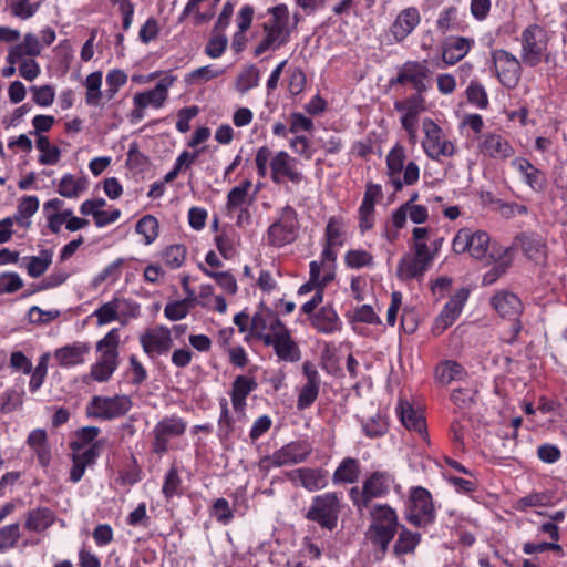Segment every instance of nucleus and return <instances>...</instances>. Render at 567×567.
Here are the masks:
<instances>
[{
  "instance_id": "f257e3e1",
  "label": "nucleus",
  "mask_w": 567,
  "mask_h": 567,
  "mask_svg": "<svg viewBox=\"0 0 567 567\" xmlns=\"http://www.w3.org/2000/svg\"><path fill=\"white\" fill-rule=\"evenodd\" d=\"M270 161L271 179L276 184H280L284 178L289 179L292 184L299 185L303 181V174L296 166V159L287 152L280 151L271 157V151L267 146H261L256 154V167L258 175L264 178L267 175V166Z\"/></svg>"
},
{
  "instance_id": "f03ea898",
  "label": "nucleus",
  "mask_w": 567,
  "mask_h": 567,
  "mask_svg": "<svg viewBox=\"0 0 567 567\" xmlns=\"http://www.w3.org/2000/svg\"><path fill=\"white\" fill-rule=\"evenodd\" d=\"M370 515L371 524L365 533L367 538L384 555L398 532L396 513L389 505H375Z\"/></svg>"
},
{
  "instance_id": "7ed1b4c3",
  "label": "nucleus",
  "mask_w": 567,
  "mask_h": 567,
  "mask_svg": "<svg viewBox=\"0 0 567 567\" xmlns=\"http://www.w3.org/2000/svg\"><path fill=\"white\" fill-rule=\"evenodd\" d=\"M120 334L117 329H112L96 343L101 357L91 368V377L97 382L110 380L118 365Z\"/></svg>"
},
{
  "instance_id": "20e7f679",
  "label": "nucleus",
  "mask_w": 567,
  "mask_h": 567,
  "mask_svg": "<svg viewBox=\"0 0 567 567\" xmlns=\"http://www.w3.org/2000/svg\"><path fill=\"white\" fill-rule=\"evenodd\" d=\"M271 19L264 24L266 37L259 42L255 50L260 55L269 49H277L287 43L289 38L288 21L289 11L286 4H278L269 10Z\"/></svg>"
},
{
  "instance_id": "39448f33",
  "label": "nucleus",
  "mask_w": 567,
  "mask_h": 567,
  "mask_svg": "<svg viewBox=\"0 0 567 567\" xmlns=\"http://www.w3.org/2000/svg\"><path fill=\"white\" fill-rule=\"evenodd\" d=\"M491 238L486 231L476 230L472 231L468 228H463L455 235L452 247L456 254L468 252L477 260H485L489 264L495 259L493 254H489Z\"/></svg>"
},
{
  "instance_id": "423d86ee",
  "label": "nucleus",
  "mask_w": 567,
  "mask_h": 567,
  "mask_svg": "<svg viewBox=\"0 0 567 567\" xmlns=\"http://www.w3.org/2000/svg\"><path fill=\"white\" fill-rule=\"evenodd\" d=\"M548 40L547 31L543 27L538 24L528 25L520 34L522 62L532 68L538 65L547 50Z\"/></svg>"
},
{
  "instance_id": "0eeeda50",
  "label": "nucleus",
  "mask_w": 567,
  "mask_h": 567,
  "mask_svg": "<svg viewBox=\"0 0 567 567\" xmlns=\"http://www.w3.org/2000/svg\"><path fill=\"white\" fill-rule=\"evenodd\" d=\"M392 478L388 473L374 472L363 482L362 488L354 486L350 489V498L353 505L361 512L368 507L372 498L388 494Z\"/></svg>"
},
{
  "instance_id": "6e6552de",
  "label": "nucleus",
  "mask_w": 567,
  "mask_h": 567,
  "mask_svg": "<svg viewBox=\"0 0 567 567\" xmlns=\"http://www.w3.org/2000/svg\"><path fill=\"white\" fill-rule=\"evenodd\" d=\"M340 502L336 493L316 496L306 518L318 523L321 527L332 530L337 526Z\"/></svg>"
},
{
  "instance_id": "1a4fd4ad",
  "label": "nucleus",
  "mask_w": 567,
  "mask_h": 567,
  "mask_svg": "<svg viewBox=\"0 0 567 567\" xmlns=\"http://www.w3.org/2000/svg\"><path fill=\"white\" fill-rule=\"evenodd\" d=\"M312 447L308 442L296 441L284 445L270 456H265L259 462V468L268 472L271 466H285L298 464L308 458Z\"/></svg>"
},
{
  "instance_id": "9d476101",
  "label": "nucleus",
  "mask_w": 567,
  "mask_h": 567,
  "mask_svg": "<svg viewBox=\"0 0 567 567\" xmlns=\"http://www.w3.org/2000/svg\"><path fill=\"white\" fill-rule=\"evenodd\" d=\"M491 305L495 311L503 318L512 321L511 336L504 338L508 343H513L522 329L518 317L523 312V303L520 299L513 292L499 291L491 299Z\"/></svg>"
},
{
  "instance_id": "9b49d317",
  "label": "nucleus",
  "mask_w": 567,
  "mask_h": 567,
  "mask_svg": "<svg viewBox=\"0 0 567 567\" xmlns=\"http://www.w3.org/2000/svg\"><path fill=\"white\" fill-rule=\"evenodd\" d=\"M133 403L127 395L94 396L89 405V414L102 420L124 416Z\"/></svg>"
},
{
  "instance_id": "f8f14e48",
  "label": "nucleus",
  "mask_w": 567,
  "mask_h": 567,
  "mask_svg": "<svg viewBox=\"0 0 567 567\" xmlns=\"http://www.w3.org/2000/svg\"><path fill=\"white\" fill-rule=\"evenodd\" d=\"M491 58L498 81L506 87H515L520 79L522 62L504 49L493 50Z\"/></svg>"
},
{
  "instance_id": "ddd939ff",
  "label": "nucleus",
  "mask_w": 567,
  "mask_h": 567,
  "mask_svg": "<svg viewBox=\"0 0 567 567\" xmlns=\"http://www.w3.org/2000/svg\"><path fill=\"white\" fill-rule=\"evenodd\" d=\"M185 431L186 422L182 417L171 415L162 419L153 429V452L158 455L166 453L169 439L182 436Z\"/></svg>"
},
{
  "instance_id": "4468645a",
  "label": "nucleus",
  "mask_w": 567,
  "mask_h": 567,
  "mask_svg": "<svg viewBox=\"0 0 567 567\" xmlns=\"http://www.w3.org/2000/svg\"><path fill=\"white\" fill-rule=\"evenodd\" d=\"M410 513L408 520L416 527H425L433 523L435 509L431 494L423 487H416L412 491Z\"/></svg>"
},
{
  "instance_id": "2eb2a0df",
  "label": "nucleus",
  "mask_w": 567,
  "mask_h": 567,
  "mask_svg": "<svg viewBox=\"0 0 567 567\" xmlns=\"http://www.w3.org/2000/svg\"><path fill=\"white\" fill-rule=\"evenodd\" d=\"M423 131L425 137L422 142V146L429 157L439 159L441 156L453 155V143L445 138L441 127L434 123V121L425 118L423 121Z\"/></svg>"
},
{
  "instance_id": "dca6fc26",
  "label": "nucleus",
  "mask_w": 567,
  "mask_h": 567,
  "mask_svg": "<svg viewBox=\"0 0 567 567\" xmlns=\"http://www.w3.org/2000/svg\"><path fill=\"white\" fill-rule=\"evenodd\" d=\"M431 74L430 69L425 63L417 61L405 62L398 71L395 79L391 81L392 84L411 83L413 89L419 94L427 91V79Z\"/></svg>"
},
{
  "instance_id": "f3484780",
  "label": "nucleus",
  "mask_w": 567,
  "mask_h": 567,
  "mask_svg": "<svg viewBox=\"0 0 567 567\" xmlns=\"http://www.w3.org/2000/svg\"><path fill=\"white\" fill-rule=\"evenodd\" d=\"M298 221L296 213L291 208H286L280 220L274 223L268 229V240L274 246H285L297 238Z\"/></svg>"
},
{
  "instance_id": "a211bd4d",
  "label": "nucleus",
  "mask_w": 567,
  "mask_h": 567,
  "mask_svg": "<svg viewBox=\"0 0 567 567\" xmlns=\"http://www.w3.org/2000/svg\"><path fill=\"white\" fill-rule=\"evenodd\" d=\"M467 298L468 291L464 288L457 290L455 295L451 297V299L446 302L441 313L434 320L432 327L434 333L441 334L454 323V321L458 318L460 313L462 312V309Z\"/></svg>"
},
{
  "instance_id": "6ab92c4d",
  "label": "nucleus",
  "mask_w": 567,
  "mask_h": 567,
  "mask_svg": "<svg viewBox=\"0 0 567 567\" xmlns=\"http://www.w3.org/2000/svg\"><path fill=\"white\" fill-rule=\"evenodd\" d=\"M104 445V441H95L93 444H91L85 450H76L72 451V468L70 472V480L73 483L79 482L84 473L85 468L87 466H92L95 464L96 458L99 457L101 450Z\"/></svg>"
},
{
  "instance_id": "aec40b11",
  "label": "nucleus",
  "mask_w": 567,
  "mask_h": 567,
  "mask_svg": "<svg viewBox=\"0 0 567 567\" xmlns=\"http://www.w3.org/2000/svg\"><path fill=\"white\" fill-rule=\"evenodd\" d=\"M140 341L148 355L167 353L173 344L171 331L163 326L147 330L141 336Z\"/></svg>"
},
{
  "instance_id": "412c9836",
  "label": "nucleus",
  "mask_w": 567,
  "mask_h": 567,
  "mask_svg": "<svg viewBox=\"0 0 567 567\" xmlns=\"http://www.w3.org/2000/svg\"><path fill=\"white\" fill-rule=\"evenodd\" d=\"M173 83L174 78L166 76L162 79L154 89L136 93L133 99L134 105H138L140 109H146L147 106L155 109L162 107L167 100V92Z\"/></svg>"
},
{
  "instance_id": "4be33fe9",
  "label": "nucleus",
  "mask_w": 567,
  "mask_h": 567,
  "mask_svg": "<svg viewBox=\"0 0 567 567\" xmlns=\"http://www.w3.org/2000/svg\"><path fill=\"white\" fill-rule=\"evenodd\" d=\"M421 21L420 12L414 7H409L399 12L390 27V32L395 42L406 39Z\"/></svg>"
},
{
  "instance_id": "5701e85b",
  "label": "nucleus",
  "mask_w": 567,
  "mask_h": 567,
  "mask_svg": "<svg viewBox=\"0 0 567 567\" xmlns=\"http://www.w3.org/2000/svg\"><path fill=\"white\" fill-rule=\"evenodd\" d=\"M327 474L322 468L301 467L289 472L287 476L292 482L299 480L303 488L313 492L327 486Z\"/></svg>"
},
{
  "instance_id": "b1692460",
  "label": "nucleus",
  "mask_w": 567,
  "mask_h": 567,
  "mask_svg": "<svg viewBox=\"0 0 567 567\" xmlns=\"http://www.w3.org/2000/svg\"><path fill=\"white\" fill-rule=\"evenodd\" d=\"M481 151L485 155L496 159H506L514 155V148L509 142L502 135L494 133L483 136Z\"/></svg>"
},
{
  "instance_id": "393cba45",
  "label": "nucleus",
  "mask_w": 567,
  "mask_h": 567,
  "mask_svg": "<svg viewBox=\"0 0 567 567\" xmlns=\"http://www.w3.org/2000/svg\"><path fill=\"white\" fill-rule=\"evenodd\" d=\"M91 347L86 342H73L58 349L54 353L56 361L63 367L82 364Z\"/></svg>"
},
{
  "instance_id": "a878e982",
  "label": "nucleus",
  "mask_w": 567,
  "mask_h": 567,
  "mask_svg": "<svg viewBox=\"0 0 567 567\" xmlns=\"http://www.w3.org/2000/svg\"><path fill=\"white\" fill-rule=\"evenodd\" d=\"M512 165L523 175L530 188L537 192L545 188L547 182L545 174L536 168L529 161L517 157L512 162Z\"/></svg>"
},
{
  "instance_id": "bb28decb",
  "label": "nucleus",
  "mask_w": 567,
  "mask_h": 567,
  "mask_svg": "<svg viewBox=\"0 0 567 567\" xmlns=\"http://www.w3.org/2000/svg\"><path fill=\"white\" fill-rule=\"evenodd\" d=\"M310 321L312 327L321 333H332L340 329L339 317L330 306L322 307L317 313H313Z\"/></svg>"
},
{
  "instance_id": "cd10ccee",
  "label": "nucleus",
  "mask_w": 567,
  "mask_h": 567,
  "mask_svg": "<svg viewBox=\"0 0 567 567\" xmlns=\"http://www.w3.org/2000/svg\"><path fill=\"white\" fill-rule=\"evenodd\" d=\"M524 254L532 260L540 262L546 257V244L537 234H520L517 236Z\"/></svg>"
},
{
  "instance_id": "c85d7f7f",
  "label": "nucleus",
  "mask_w": 567,
  "mask_h": 567,
  "mask_svg": "<svg viewBox=\"0 0 567 567\" xmlns=\"http://www.w3.org/2000/svg\"><path fill=\"white\" fill-rule=\"evenodd\" d=\"M473 43V40L463 37L446 42L442 52L444 63L453 65L461 61L467 54Z\"/></svg>"
},
{
  "instance_id": "c756f323",
  "label": "nucleus",
  "mask_w": 567,
  "mask_h": 567,
  "mask_svg": "<svg viewBox=\"0 0 567 567\" xmlns=\"http://www.w3.org/2000/svg\"><path fill=\"white\" fill-rule=\"evenodd\" d=\"M431 264L416 257L406 255L398 265V276L402 280H410L423 276Z\"/></svg>"
},
{
  "instance_id": "7c9ffc66",
  "label": "nucleus",
  "mask_w": 567,
  "mask_h": 567,
  "mask_svg": "<svg viewBox=\"0 0 567 567\" xmlns=\"http://www.w3.org/2000/svg\"><path fill=\"white\" fill-rule=\"evenodd\" d=\"M402 424L410 431L423 433L425 431V419L419 411L404 400H400L396 408Z\"/></svg>"
},
{
  "instance_id": "2f4dec72",
  "label": "nucleus",
  "mask_w": 567,
  "mask_h": 567,
  "mask_svg": "<svg viewBox=\"0 0 567 567\" xmlns=\"http://www.w3.org/2000/svg\"><path fill=\"white\" fill-rule=\"evenodd\" d=\"M404 148L400 145L393 147L386 156L388 176L395 190L402 189V181L399 175L404 167Z\"/></svg>"
},
{
  "instance_id": "473e14b6",
  "label": "nucleus",
  "mask_w": 567,
  "mask_h": 567,
  "mask_svg": "<svg viewBox=\"0 0 567 567\" xmlns=\"http://www.w3.org/2000/svg\"><path fill=\"white\" fill-rule=\"evenodd\" d=\"M54 513L47 507L30 511L24 527L32 532H43L54 523Z\"/></svg>"
},
{
  "instance_id": "72a5a7b5",
  "label": "nucleus",
  "mask_w": 567,
  "mask_h": 567,
  "mask_svg": "<svg viewBox=\"0 0 567 567\" xmlns=\"http://www.w3.org/2000/svg\"><path fill=\"white\" fill-rule=\"evenodd\" d=\"M275 351L280 360L288 362H296L300 360V350L297 343L291 339L290 331L277 336Z\"/></svg>"
},
{
  "instance_id": "f704fd0d",
  "label": "nucleus",
  "mask_w": 567,
  "mask_h": 567,
  "mask_svg": "<svg viewBox=\"0 0 567 567\" xmlns=\"http://www.w3.org/2000/svg\"><path fill=\"white\" fill-rule=\"evenodd\" d=\"M251 186V181L245 179L240 185L231 188L227 195V209L234 210L245 204L252 202L257 190L251 196H249L248 192Z\"/></svg>"
},
{
  "instance_id": "c9c22d12",
  "label": "nucleus",
  "mask_w": 567,
  "mask_h": 567,
  "mask_svg": "<svg viewBox=\"0 0 567 567\" xmlns=\"http://www.w3.org/2000/svg\"><path fill=\"white\" fill-rule=\"evenodd\" d=\"M421 535L419 533H413L405 527H402L399 537L393 546V554L396 557H401L402 555L414 553L415 548L420 544Z\"/></svg>"
},
{
  "instance_id": "e433bc0d",
  "label": "nucleus",
  "mask_w": 567,
  "mask_h": 567,
  "mask_svg": "<svg viewBox=\"0 0 567 567\" xmlns=\"http://www.w3.org/2000/svg\"><path fill=\"white\" fill-rule=\"evenodd\" d=\"M360 474V465L355 458H344L333 473L334 483H354Z\"/></svg>"
},
{
  "instance_id": "4c0bfd02",
  "label": "nucleus",
  "mask_w": 567,
  "mask_h": 567,
  "mask_svg": "<svg viewBox=\"0 0 567 567\" xmlns=\"http://www.w3.org/2000/svg\"><path fill=\"white\" fill-rule=\"evenodd\" d=\"M86 188V179L72 174L64 175L58 186V193L66 198H76Z\"/></svg>"
},
{
  "instance_id": "58836bf2",
  "label": "nucleus",
  "mask_w": 567,
  "mask_h": 567,
  "mask_svg": "<svg viewBox=\"0 0 567 567\" xmlns=\"http://www.w3.org/2000/svg\"><path fill=\"white\" fill-rule=\"evenodd\" d=\"M39 199L35 196L23 197L17 208V214L12 217L21 227L28 228L30 226V217L38 210Z\"/></svg>"
},
{
  "instance_id": "ea45409f",
  "label": "nucleus",
  "mask_w": 567,
  "mask_h": 567,
  "mask_svg": "<svg viewBox=\"0 0 567 567\" xmlns=\"http://www.w3.org/2000/svg\"><path fill=\"white\" fill-rule=\"evenodd\" d=\"M53 252L48 249L41 250L39 256L25 258L28 275L32 278L42 276L52 264Z\"/></svg>"
},
{
  "instance_id": "a19ab883",
  "label": "nucleus",
  "mask_w": 567,
  "mask_h": 567,
  "mask_svg": "<svg viewBox=\"0 0 567 567\" xmlns=\"http://www.w3.org/2000/svg\"><path fill=\"white\" fill-rule=\"evenodd\" d=\"M260 72L258 68L254 64L248 65L244 69L236 79V90L245 94L249 90L256 87L259 83Z\"/></svg>"
},
{
  "instance_id": "79ce46f5",
  "label": "nucleus",
  "mask_w": 567,
  "mask_h": 567,
  "mask_svg": "<svg viewBox=\"0 0 567 567\" xmlns=\"http://www.w3.org/2000/svg\"><path fill=\"white\" fill-rule=\"evenodd\" d=\"M135 230L144 237L145 244L150 245L158 236V221L154 216L146 215L137 221Z\"/></svg>"
},
{
  "instance_id": "37998d69",
  "label": "nucleus",
  "mask_w": 567,
  "mask_h": 567,
  "mask_svg": "<svg viewBox=\"0 0 567 567\" xmlns=\"http://www.w3.org/2000/svg\"><path fill=\"white\" fill-rule=\"evenodd\" d=\"M37 147L42 153L39 162L42 165H54L60 159V150L56 146H51L47 136L40 135L37 140Z\"/></svg>"
},
{
  "instance_id": "c03bdc74",
  "label": "nucleus",
  "mask_w": 567,
  "mask_h": 567,
  "mask_svg": "<svg viewBox=\"0 0 567 567\" xmlns=\"http://www.w3.org/2000/svg\"><path fill=\"white\" fill-rule=\"evenodd\" d=\"M187 249L184 245L175 244L166 247L162 254L164 262L172 269L182 267L186 259Z\"/></svg>"
},
{
  "instance_id": "a18cd8bd",
  "label": "nucleus",
  "mask_w": 567,
  "mask_h": 567,
  "mask_svg": "<svg viewBox=\"0 0 567 567\" xmlns=\"http://www.w3.org/2000/svg\"><path fill=\"white\" fill-rule=\"evenodd\" d=\"M462 374L463 368L454 361H446L439 365L435 371V377L442 384H449L453 380L460 379Z\"/></svg>"
},
{
  "instance_id": "49530a36",
  "label": "nucleus",
  "mask_w": 567,
  "mask_h": 567,
  "mask_svg": "<svg viewBox=\"0 0 567 567\" xmlns=\"http://www.w3.org/2000/svg\"><path fill=\"white\" fill-rule=\"evenodd\" d=\"M102 72H93L86 76V103L97 105L101 97Z\"/></svg>"
},
{
  "instance_id": "de8ad7c7",
  "label": "nucleus",
  "mask_w": 567,
  "mask_h": 567,
  "mask_svg": "<svg viewBox=\"0 0 567 567\" xmlns=\"http://www.w3.org/2000/svg\"><path fill=\"white\" fill-rule=\"evenodd\" d=\"M100 433V429L96 426H85L80 429L75 434V440L70 443L72 451L85 450L86 445L92 443Z\"/></svg>"
},
{
  "instance_id": "09e8293b",
  "label": "nucleus",
  "mask_w": 567,
  "mask_h": 567,
  "mask_svg": "<svg viewBox=\"0 0 567 567\" xmlns=\"http://www.w3.org/2000/svg\"><path fill=\"white\" fill-rule=\"evenodd\" d=\"M118 299H114L110 302L103 303L94 311L93 316L96 318L99 326H104L118 318Z\"/></svg>"
},
{
  "instance_id": "8fccbe9b",
  "label": "nucleus",
  "mask_w": 567,
  "mask_h": 567,
  "mask_svg": "<svg viewBox=\"0 0 567 567\" xmlns=\"http://www.w3.org/2000/svg\"><path fill=\"white\" fill-rule=\"evenodd\" d=\"M192 308H194V305L189 303L188 300H178L168 302L165 306L164 313L169 320L177 321L185 318Z\"/></svg>"
},
{
  "instance_id": "3c124183",
  "label": "nucleus",
  "mask_w": 567,
  "mask_h": 567,
  "mask_svg": "<svg viewBox=\"0 0 567 567\" xmlns=\"http://www.w3.org/2000/svg\"><path fill=\"white\" fill-rule=\"evenodd\" d=\"M342 223L337 218H330L326 227V244L330 246H341L343 244Z\"/></svg>"
},
{
  "instance_id": "603ef678",
  "label": "nucleus",
  "mask_w": 567,
  "mask_h": 567,
  "mask_svg": "<svg viewBox=\"0 0 567 567\" xmlns=\"http://www.w3.org/2000/svg\"><path fill=\"white\" fill-rule=\"evenodd\" d=\"M20 537L19 524H11L0 529V551H4L16 545Z\"/></svg>"
},
{
  "instance_id": "864d4df0",
  "label": "nucleus",
  "mask_w": 567,
  "mask_h": 567,
  "mask_svg": "<svg viewBox=\"0 0 567 567\" xmlns=\"http://www.w3.org/2000/svg\"><path fill=\"white\" fill-rule=\"evenodd\" d=\"M127 82V75L121 70H112L106 75V85L107 89L105 91L109 100L113 99L117 93L118 89L123 86Z\"/></svg>"
},
{
  "instance_id": "5fc2aeb1",
  "label": "nucleus",
  "mask_w": 567,
  "mask_h": 567,
  "mask_svg": "<svg viewBox=\"0 0 567 567\" xmlns=\"http://www.w3.org/2000/svg\"><path fill=\"white\" fill-rule=\"evenodd\" d=\"M257 382L246 375H238L233 382L231 394L237 396H245L257 389Z\"/></svg>"
},
{
  "instance_id": "6e6d98bb",
  "label": "nucleus",
  "mask_w": 567,
  "mask_h": 567,
  "mask_svg": "<svg viewBox=\"0 0 567 567\" xmlns=\"http://www.w3.org/2000/svg\"><path fill=\"white\" fill-rule=\"evenodd\" d=\"M320 384L306 383L298 396L297 406L299 410L309 408L317 399L319 394Z\"/></svg>"
},
{
  "instance_id": "4d7b16f0",
  "label": "nucleus",
  "mask_w": 567,
  "mask_h": 567,
  "mask_svg": "<svg viewBox=\"0 0 567 567\" xmlns=\"http://www.w3.org/2000/svg\"><path fill=\"white\" fill-rule=\"evenodd\" d=\"M373 257L365 250H350L346 255V264L351 268H361L372 265Z\"/></svg>"
},
{
  "instance_id": "13d9d810",
  "label": "nucleus",
  "mask_w": 567,
  "mask_h": 567,
  "mask_svg": "<svg viewBox=\"0 0 567 567\" xmlns=\"http://www.w3.org/2000/svg\"><path fill=\"white\" fill-rule=\"evenodd\" d=\"M23 281L16 272H6L0 276V293H12L22 288Z\"/></svg>"
},
{
  "instance_id": "bf43d9fd",
  "label": "nucleus",
  "mask_w": 567,
  "mask_h": 567,
  "mask_svg": "<svg viewBox=\"0 0 567 567\" xmlns=\"http://www.w3.org/2000/svg\"><path fill=\"white\" fill-rule=\"evenodd\" d=\"M181 485V478L176 467L169 468L165 476V481L163 484V494L166 498H171L174 495L178 494Z\"/></svg>"
},
{
  "instance_id": "052dcab7",
  "label": "nucleus",
  "mask_w": 567,
  "mask_h": 567,
  "mask_svg": "<svg viewBox=\"0 0 567 567\" xmlns=\"http://www.w3.org/2000/svg\"><path fill=\"white\" fill-rule=\"evenodd\" d=\"M40 3H29L28 0H18L12 3L11 12L14 17L20 19H29L35 14Z\"/></svg>"
},
{
  "instance_id": "680f3d73",
  "label": "nucleus",
  "mask_w": 567,
  "mask_h": 567,
  "mask_svg": "<svg viewBox=\"0 0 567 567\" xmlns=\"http://www.w3.org/2000/svg\"><path fill=\"white\" fill-rule=\"evenodd\" d=\"M60 316L59 310L44 311L41 308L33 306L29 309L28 318L31 323L42 324L48 323Z\"/></svg>"
},
{
  "instance_id": "e2e57ef3",
  "label": "nucleus",
  "mask_w": 567,
  "mask_h": 567,
  "mask_svg": "<svg viewBox=\"0 0 567 567\" xmlns=\"http://www.w3.org/2000/svg\"><path fill=\"white\" fill-rule=\"evenodd\" d=\"M22 400L18 391L7 390L0 395V412L8 413L16 410Z\"/></svg>"
},
{
  "instance_id": "0e129e2a",
  "label": "nucleus",
  "mask_w": 567,
  "mask_h": 567,
  "mask_svg": "<svg viewBox=\"0 0 567 567\" xmlns=\"http://www.w3.org/2000/svg\"><path fill=\"white\" fill-rule=\"evenodd\" d=\"M33 101L40 106H50L54 102L55 93L52 86H33Z\"/></svg>"
},
{
  "instance_id": "69168bd1",
  "label": "nucleus",
  "mask_w": 567,
  "mask_h": 567,
  "mask_svg": "<svg viewBox=\"0 0 567 567\" xmlns=\"http://www.w3.org/2000/svg\"><path fill=\"white\" fill-rule=\"evenodd\" d=\"M363 430L368 436L377 437L383 435L388 431V424L382 416L377 415L363 424Z\"/></svg>"
},
{
  "instance_id": "338daca9",
  "label": "nucleus",
  "mask_w": 567,
  "mask_h": 567,
  "mask_svg": "<svg viewBox=\"0 0 567 567\" xmlns=\"http://www.w3.org/2000/svg\"><path fill=\"white\" fill-rule=\"evenodd\" d=\"M270 313V309H261L260 311L254 315L250 322V332L252 334H260V332L267 330L268 321L270 320V318H268V315Z\"/></svg>"
},
{
  "instance_id": "774afa93",
  "label": "nucleus",
  "mask_w": 567,
  "mask_h": 567,
  "mask_svg": "<svg viewBox=\"0 0 567 567\" xmlns=\"http://www.w3.org/2000/svg\"><path fill=\"white\" fill-rule=\"evenodd\" d=\"M467 97L470 102L475 103L477 106L484 109L488 104V99L484 87L480 84L472 83L467 87Z\"/></svg>"
}]
</instances>
